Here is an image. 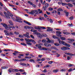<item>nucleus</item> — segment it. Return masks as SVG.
Returning <instances> with one entry per match:
<instances>
[{
  "instance_id": "a19ab883",
  "label": "nucleus",
  "mask_w": 75,
  "mask_h": 75,
  "mask_svg": "<svg viewBox=\"0 0 75 75\" xmlns=\"http://www.w3.org/2000/svg\"><path fill=\"white\" fill-rule=\"evenodd\" d=\"M53 37L54 38H56V39H57V38H58V37H57L55 35H53Z\"/></svg>"
},
{
  "instance_id": "6e6552de",
  "label": "nucleus",
  "mask_w": 75,
  "mask_h": 75,
  "mask_svg": "<svg viewBox=\"0 0 75 75\" xmlns=\"http://www.w3.org/2000/svg\"><path fill=\"white\" fill-rule=\"evenodd\" d=\"M7 14H8V16L10 17V16H11V17H13V14H12L10 13V12L9 11H7Z\"/></svg>"
},
{
  "instance_id": "680f3d73",
  "label": "nucleus",
  "mask_w": 75,
  "mask_h": 75,
  "mask_svg": "<svg viewBox=\"0 0 75 75\" xmlns=\"http://www.w3.org/2000/svg\"><path fill=\"white\" fill-rule=\"evenodd\" d=\"M45 5L46 6H45L47 7L48 6H49V4L47 3H46Z\"/></svg>"
},
{
  "instance_id": "0e129e2a",
  "label": "nucleus",
  "mask_w": 75,
  "mask_h": 75,
  "mask_svg": "<svg viewBox=\"0 0 75 75\" xmlns=\"http://www.w3.org/2000/svg\"><path fill=\"white\" fill-rule=\"evenodd\" d=\"M14 33L15 34H16V35H18L19 34V33H18L16 32H15Z\"/></svg>"
},
{
  "instance_id": "603ef678",
  "label": "nucleus",
  "mask_w": 75,
  "mask_h": 75,
  "mask_svg": "<svg viewBox=\"0 0 75 75\" xmlns=\"http://www.w3.org/2000/svg\"><path fill=\"white\" fill-rule=\"evenodd\" d=\"M69 20H73L74 19V17L72 16L71 17H70L69 18Z\"/></svg>"
},
{
  "instance_id": "c756f323",
  "label": "nucleus",
  "mask_w": 75,
  "mask_h": 75,
  "mask_svg": "<svg viewBox=\"0 0 75 75\" xmlns=\"http://www.w3.org/2000/svg\"><path fill=\"white\" fill-rule=\"evenodd\" d=\"M60 39H61L62 40H65L66 38H64L63 37H61Z\"/></svg>"
},
{
  "instance_id": "39448f33",
  "label": "nucleus",
  "mask_w": 75,
  "mask_h": 75,
  "mask_svg": "<svg viewBox=\"0 0 75 75\" xmlns=\"http://www.w3.org/2000/svg\"><path fill=\"white\" fill-rule=\"evenodd\" d=\"M56 34H57L56 35L57 37H61V36H62L61 35H60L61 34V32L59 31H56Z\"/></svg>"
},
{
  "instance_id": "f03ea898",
  "label": "nucleus",
  "mask_w": 75,
  "mask_h": 75,
  "mask_svg": "<svg viewBox=\"0 0 75 75\" xmlns=\"http://www.w3.org/2000/svg\"><path fill=\"white\" fill-rule=\"evenodd\" d=\"M4 32L6 35H14V33L13 32H9V33H7L8 31L6 30H5Z\"/></svg>"
},
{
  "instance_id": "5fc2aeb1",
  "label": "nucleus",
  "mask_w": 75,
  "mask_h": 75,
  "mask_svg": "<svg viewBox=\"0 0 75 75\" xmlns=\"http://www.w3.org/2000/svg\"><path fill=\"white\" fill-rule=\"evenodd\" d=\"M43 8L44 9V10H45L47 8V6H43Z\"/></svg>"
},
{
  "instance_id": "9b49d317",
  "label": "nucleus",
  "mask_w": 75,
  "mask_h": 75,
  "mask_svg": "<svg viewBox=\"0 0 75 75\" xmlns=\"http://www.w3.org/2000/svg\"><path fill=\"white\" fill-rule=\"evenodd\" d=\"M15 53H13V55H17V54H18V53H20V52H18V51H14Z\"/></svg>"
},
{
  "instance_id": "8fccbe9b",
  "label": "nucleus",
  "mask_w": 75,
  "mask_h": 75,
  "mask_svg": "<svg viewBox=\"0 0 75 75\" xmlns=\"http://www.w3.org/2000/svg\"><path fill=\"white\" fill-rule=\"evenodd\" d=\"M30 37L32 38H33V39H34V36L33 35H30Z\"/></svg>"
},
{
  "instance_id": "20e7f679",
  "label": "nucleus",
  "mask_w": 75,
  "mask_h": 75,
  "mask_svg": "<svg viewBox=\"0 0 75 75\" xmlns=\"http://www.w3.org/2000/svg\"><path fill=\"white\" fill-rule=\"evenodd\" d=\"M21 20H23V19L19 17H16V21L19 22V23H23V21H21Z\"/></svg>"
},
{
  "instance_id": "3c124183",
  "label": "nucleus",
  "mask_w": 75,
  "mask_h": 75,
  "mask_svg": "<svg viewBox=\"0 0 75 75\" xmlns=\"http://www.w3.org/2000/svg\"><path fill=\"white\" fill-rule=\"evenodd\" d=\"M40 28H42L43 30H44L45 29H46V28L45 27H44L43 26H41L40 27Z\"/></svg>"
},
{
  "instance_id": "338daca9",
  "label": "nucleus",
  "mask_w": 75,
  "mask_h": 75,
  "mask_svg": "<svg viewBox=\"0 0 75 75\" xmlns=\"http://www.w3.org/2000/svg\"><path fill=\"white\" fill-rule=\"evenodd\" d=\"M38 57L39 58H41L42 57V55H39L38 56Z\"/></svg>"
},
{
  "instance_id": "052dcab7",
  "label": "nucleus",
  "mask_w": 75,
  "mask_h": 75,
  "mask_svg": "<svg viewBox=\"0 0 75 75\" xmlns=\"http://www.w3.org/2000/svg\"><path fill=\"white\" fill-rule=\"evenodd\" d=\"M45 58H43L41 59V61H45Z\"/></svg>"
},
{
  "instance_id": "4468645a",
  "label": "nucleus",
  "mask_w": 75,
  "mask_h": 75,
  "mask_svg": "<svg viewBox=\"0 0 75 75\" xmlns=\"http://www.w3.org/2000/svg\"><path fill=\"white\" fill-rule=\"evenodd\" d=\"M46 40H47V43H51V41L50 40V39L48 38H46Z\"/></svg>"
},
{
  "instance_id": "aec40b11",
  "label": "nucleus",
  "mask_w": 75,
  "mask_h": 75,
  "mask_svg": "<svg viewBox=\"0 0 75 75\" xmlns=\"http://www.w3.org/2000/svg\"><path fill=\"white\" fill-rule=\"evenodd\" d=\"M34 11L33 10L31 11V12H30V14H31L32 15H33L34 14Z\"/></svg>"
},
{
  "instance_id": "f257e3e1",
  "label": "nucleus",
  "mask_w": 75,
  "mask_h": 75,
  "mask_svg": "<svg viewBox=\"0 0 75 75\" xmlns=\"http://www.w3.org/2000/svg\"><path fill=\"white\" fill-rule=\"evenodd\" d=\"M8 27H6L5 28V29L7 30H9V31H10V30H11V28H15V27L13 26V25H10L9 24L8 25Z\"/></svg>"
},
{
  "instance_id": "a18cd8bd",
  "label": "nucleus",
  "mask_w": 75,
  "mask_h": 75,
  "mask_svg": "<svg viewBox=\"0 0 75 75\" xmlns=\"http://www.w3.org/2000/svg\"><path fill=\"white\" fill-rule=\"evenodd\" d=\"M42 36L43 37H47V34H43L42 35Z\"/></svg>"
},
{
  "instance_id": "79ce46f5",
  "label": "nucleus",
  "mask_w": 75,
  "mask_h": 75,
  "mask_svg": "<svg viewBox=\"0 0 75 75\" xmlns=\"http://www.w3.org/2000/svg\"><path fill=\"white\" fill-rule=\"evenodd\" d=\"M63 34H70V33H68V32H63Z\"/></svg>"
},
{
  "instance_id": "412c9836",
  "label": "nucleus",
  "mask_w": 75,
  "mask_h": 75,
  "mask_svg": "<svg viewBox=\"0 0 75 75\" xmlns=\"http://www.w3.org/2000/svg\"><path fill=\"white\" fill-rule=\"evenodd\" d=\"M41 50H45V51H47V49L44 47H42Z\"/></svg>"
},
{
  "instance_id": "1a4fd4ad",
  "label": "nucleus",
  "mask_w": 75,
  "mask_h": 75,
  "mask_svg": "<svg viewBox=\"0 0 75 75\" xmlns=\"http://www.w3.org/2000/svg\"><path fill=\"white\" fill-rule=\"evenodd\" d=\"M23 21L25 23V24H28V25H31V23H30V22H28L25 20L24 21Z\"/></svg>"
},
{
  "instance_id": "e433bc0d",
  "label": "nucleus",
  "mask_w": 75,
  "mask_h": 75,
  "mask_svg": "<svg viewBox=\"0 0 75 75\" xmlns=\"http://www.w3.org/2000/svg\"><path fill=\"white\" fill-rule=\"evenodd\" d=\"M68 40H69L70 41H74L75 40L72 39H68Z\"/></svg>"
},
{
  "instance_id": "4c0bfd02",
  "label": "nucleus",
  "mask_w": 75,
  "mask_h": 75,
  "mask_svg": "<svg viewBox=\"0 0 75 75\" xmlns=\"http://www.w3.org/2000/svg\"><path fill=\"white\" fill-rule=\"evenodd\" d=\"M62 44H63L64 45H65L66 44V43L64 42V41H62Z\"/></svg>"
},
{
  "instance_id": "7c9ffc66",
  "label": "nucleus",
  "mask_w": 75,
  "mask_h": 75,
  "mask_svg": "<svg viewBox=\"0 0 75 75\" xmlns=\"http://www.w3.org/2000/svg\"><path fill=\"white\" fill-rule=\"evenodd\" d=\"M68 66L69 67H73V66H74V65L72 64H69L68 65Z\"/></svg>"
},
{
  "instance_id": "13d9d810",
  "label": "nucleus",
  "mask_w": 75,
  "mask_h": 75,
  "mask_svg": "<svg viewBox=\"0 0 75 75\" xmlns=\"http://www.w3.org/2000/svg\"><path fill=\"white\" fill-rule=\"evenodd\" d=\"M34 34H36V35H38L39 34H40V33L38 32H34Z\"/></svg>"
},
{
  "instance_id": "de8ad7c7",
  "label": "nucleus",
  "mask_w": 75,
  "mask_h": 75,
  "mask_svg": "<svg viewBox=\"0 0 75 75\" xmlns=\"http://www.w3.org/2000/svg\"><path fill=\"white\" fill-rule=\"evenodd\" d=\"M62 6H65V5H67V4L66 3H63L62 2Z\"/></svg>"
},
{
  "instance_id": "2eb2a0df",
  "label": "nucleus",
  "mask_w": 75,
  "mask_h": 75,
  "mask_svg": "<svg viewBox=\"0 0 75 75\" xmlns=\"http://www.w3.org/2000/svg\"><path fill=\"white\" fill-rule=\"evenodd\" d=\"M1 69H7V68H8V67L3 66V67H1Z\"/></svg>"
},
{
  "instance_id": "f8f14e48",
  "label": "nucleus",
  "mask_w": 75,
  "mask_h": 75,
  "mask_svg": "<svg viewBox=\"0 0 75 75\" xmlns=\"http://www.w3.org/2000/svg\"><path fill=\"white\" fill-rule=\"evenodd\" d=\"M1 25L4 26V27H8V26H7V24H6V23H1Z\"/></svg>"
},
{
  "instance_id": "72a5a7b5",
  "label": "nucleus",
  "mask_w": 75,
  "mask_h": 75,
  "mask_svg": "<svg viewBox=\"0 0 75 75\" xmlns=\"http://www.w3.org/2000/svg\"><path fill=\"white\" fill-rule=\"evenodd\" d=\"M58 70H53V72H55V73H57V72H58Z\"/></svg>"
},
{
  "instance_id": "dca6fc26",
  "label": "nucleus",
  "mask_w": 75,
  "mask_h": 75,
  "mask_svg": "<svg viewBox=\"0 0 75 75\" xmlns=\"http://www.w3.org/2000/svg\"><path fill=\"white\" fill-rule=\"evenodd\" d=\"M67 5H68V6H69V7H73V5H72L71 4L69 3L67 4Z\"/></svg>"
},
{
  "instance_id": "a211bd4d",
  "label": "nucleus",
  "mask_w": 75,
  "mask_h": 75,
  "mask_svg": "<svg viewBox=\"0 0 75 75\" xmlns=\"http://www.w3.org/2000/svg\"><path fill=\"white\" fill-rule=\"evenodd\" d=\"M57 11H64V10L62 9L59 8L57 9Z\"/></svg>"
},
{
  "instance_id": "4be33fe9",
  "label": "nucleus",
  "mask_w": 75,
  "mask_h": 75,
  "mask_svg": "<svg viewBox=\"0 0 75 75\" xmlns=\"http://www.w3.org/2000/svg\"><path fill=\"white\" fill-rule=\"evenodd\" d=\"M18 72V69H13V72Z\"/></svg>"
},
{
  "instance_id": "423d86ee",
  "label": "nucleus",
  "mask_w": 75,
  "mask_h": 75,
  "mask_svg": "<svg viewBox=\"0 0 75 75\" xmlns=\"http://www.w3.org/2000/svg\"><path fill=\"white\" fill-rule=\"evenodd\" d=\"M61 50H63V51H65V50H70V48L66 47H63L61 48Z\"/></svg>"
},
{
  "instance_id": "2f4dec72",
  "label": "nucleus",
  "mask_w": 75,
  "mask_h": 75,
  "mask_svg": "<svg viewBox=\"0 0 75 75\" xmlns=\"http://www.w3.org/2000/svg\"><path fill=\"white\" fill-rule=\"evenodd\" d=\"M29 61H30V62H35V61H34V60L33 59H30L29 60Z\"/></svg>"
},
{
  "instance_id": "49530a36",
  "label": "nucleus",
  "mask_w": 75,
  "mask_h": 75,
  "mask_svg": "<svg viewBox=\"0 0 75 75\" xmlns=\"http://www.w3.org/2000/svg\"><path fill=\"white\" fill-rule=\"evenodd\" d=\"M69 55H70L71 56H73L74 55V54L71 53H69Z\"/></svg>"
},
{
  "instance_id": "c85d7f7f",
  "label": "nucleus",
  "mask_w": 75,
  "mask_h": 75,
  "mask_svg": "<svg viewBox=\"0 0 75 75\" xmlns=\"http://www.w3.org/2000/svg\"><path fill=\"white\" fill-rule=\"evenodd\" d=\"M65 46H66L67 47H71V45H70L69 44L67 43H66Z\"/></svg>"
},
{
  "instance_id": "b1692460",
  "label": "nucleus",
  "mask_w": 75,
  "mask_h": 75,
  "mask_svg": "<svg viewBox=\"0 0 75 75\" xmlns=\"http://www.w3.org/2000/svg\"><path fill=\"white\" fill-rule=\"evenodd\" d=\"M38 37L39 38H42V35H38Z\"/></svg>"
},
{
  "instance_id": "0eeeda50",
  "label": "nucleus",
  "mask_w": 75,
  "mask_h": 75,
  "mask_svg": "<svg viewBox=\"0 0 75 75\" xmlns=\"http://www.w3.org/2000/svg\"><path fill=\"white\" fill-rule=\"evenodd\" d=\"M4 14H5L6 17L7 18H10V16H8V14H7V13L5 11L4 12Z\"/></svg>"
},
{
  "instance_id": "37998d69",
  "label": "nucleus",
  "mask_w": 75,
  "mask_h": 75,
  "mask_svg": "<svg viewBox=\"0 0 75 75\" xmlns=\"http://www.w3.org/2000/svg\"><path fill=\"white\" fill-rule=\"evenodd\" d=\"M69 27H73V25L71 23V24H69Z\"/></svg>"
},
{
  "instance_id": "5701e85b",
  "label": "nucleus",
  "mask_w": 75,
  "mask_h": 75,
  "mask_svg": "<svg viewBox=\"0 0 75 75\" xmlns=\"http://www.w3.org/2000/svg\"><path fill=\"white\" fill-rule=\"evenodd\" d=\"M9 23L10 24H9L10 25H13V23L11 21L9 20Z\"/></svg>"
},
{
  "instance_id": "09e8293b",
  "label": "nucleus",
  "mask_w": 75,
  "mask_h": 75,
  "mask_svg": "<svg viewBox=\"0 0 75 75\" xmlns=\"http://www.w3.org/2000/svg\"><path fill=\"white\" fill-rule=\"evenodd\" d=\"M66 71V69H62L60 70V71H61L62 72H63V71Z\"/></svg>"
},
{
  "instance_id": "4d7b16f0",
  "label": "nucleus",
  "mask_w": 75,
  "mask_h": 75,
  "mask_svg": "<svg viewBox=\"0 0 75 75\" xmlns=\"http://www.w3.org/2000/svg\"><path fill=\"white\" fill-rule=\"evenodd\" d=\"M47 69H45L44 70L42 71V72H44L45 73V72H47Z\"/></svg>"
},
{
  "instance_id": "864d4df0",
  "label": "nucleus",
  "mask_w": 75,
  "mask_h": 75,
  "mask_svg": "<svg viewBox=\"0 0 75 75\" xmlns=\"http://www.w3.org/2000/svg\"><path fill=\"white\" fill-rule=\"evenodd\" d=\"M18 71H20L21 72H24V70L22 69H20V70H18Z\"/></svg>"
},
{
  "instance_id": "ea45409f",
  "label": "nucleus",
  "mask_w": 75,
  "mask_h": 75,
  "mask_svg": "<svg viewBox=\"0 0 75 75\" xmlns=\"http://www.w3.org/2000/svg\"><path fill=\"white\" fill-rule=\"evenodd\" d=\"M21 45H24V46H27V45H26V44L24 43H21Z\"/></svg>"
},
{
  "instance_id": "6ab92c4d",
  "label": "nucleus",
  "mask_w": 75,
  "mask_h": 75,
  "mask_svg": "<svg viewBox=\"0 0 75 75\" xmlns=\"http://www.w3.org/2000/svg\"><path fill=\"white\" fill-rule=\"evenodd\" d=\"M47 31H53L52 29L50 28H48L46 30Z\"/></svg>"
},
{
  "instance_id": "f704fd0d",
  "label": "nucleus",
  "mask_w": 75,
  "mask_h": 75,
  "mask_svg": "<svg viewBox=\"0 0 75 75\" xmlns=\"http://www.w3.org/2000/svg\"><path fill=\"white\" fill-rule=\"evenodd\" d=\"M42 42H45V43H47V40H45V39H43L42 40Z\"/></svg>"
},
{
  "instance_id": "cd10ccee",
  "label": "nucleus",
  "mask_w": 75,
  "mask_h": 75,
  "mask_svg": "<svg viewBox=\"0 0 75 75\" xmlns=\"http://www.w3.org/2000/svg\"><path fill=\"white\" fill-rule=\"evenodd\" d=\"M27 43V45H29V46H31V45H32V43H31L30 42H26Z\"/></svg>"
},
{
  "instance_id": "e2e57ef3",
  "label": "nucleus",
  "mask_w": 75,
  "mask_h": 75,
  "mask_svg": "<svg viewBox=\"0 0 75 75\" xmlns=\"http://www.w3.org/2000/svg\"><path fill=\"white\" fill-rule=\"evenodd\" d=\"M50 23H52L53 22V21H52V20L51 19H50Z\"/></svg>"
},
{
  "instance_id": "7ed1b4c3",
  "label": "nucleus",
  "mask_w": 75,
  "mask_h": 75,
  "mask_svg": "<svg viewBox=\"0 0 75 75\" xmlns=\"http://www.w3.org/2000/svg\"><path fill=\"white\" fill-rule=\"evenodd\" d=\"M26 41L29 42H32L33 44H36V42L34 41V40L30 39V40L29 39L25 38V39Z\"/></svg>"
},
{
  "instance_id": "bf43d9fd",
  "label": "nucleus",
  "mask_w": 75,
  "mask_h": 75,
  "mask_svg": "<svg viewBox=\"0 0 75 75\" xmlns=\"http://www.w3.org/2000/svg\"><path fill=\"white\" fill-rule=\"evenodd\" d=\"M19 37H20V38H23V37H24V36L21 35H19Z\"/></svg>"
},
{
  "instance_id": "bb28decb",
  "label": "nucleus",
  "mask_w": 75,
  "mask_h": 75,
  "mask_svg": "<svg viewBox=\"0 0 75 75\" xmlns=\"http://www.w3.org/2000/svg\"><path fill=\"white\" fill-rule=\"evenodd\" d=\"M20 65H23V66H25V65H26V64H25V63H20Z\"/></svg>"
},
{
  "instance_id": "774afa93",
  "label": "nucleus",
  "mask_w": 75,
  "mask_h": 75,
  "mask_svg": "<svg viewBox=\"0 0 75 75\" xmlns=\"http://www.w3.org/2000/svg\"><path fill=\"white\" fill-rule=\"evenodd\" d=\"M46 13L48 15H50V12H48L47 11H46Z\"/></svg>"
},
{
  "instance_id": "a878e982",
  "label": "nucleus",
  "mask_w": 75,
  "mask_h": 75,
  "mask_svg": "<svg viewBox=\"0 0 75 75\" xmlns=\"http://www.w3.org/2000/svg\"><path fill=\"white\" fill-rule=\"evenodd\" d=\"M26 59H22L19 60V61H26Z\"/></svg>"
},
{
  "instance_id": "473e14b6",
  "label": "nucleus",
  "mask_w": 75,
  "mask_h": 75,
  "mask_svg": "<svg viewBox=\"0 0 75 75\" xmlns=\"http://www.w3.org/2000/svg\"><path fill=\"white\" fill-rule=\"evenodd\" d=\"M65 13H66V17H68L69 14V13H68V12H65Z\"/></svg>"
},
{
  "instance_id": "6e6d98bb",
  "label": "nucleus",
  "mask_w": 75,
  "mask_h": 75,
  "mask_svg": "<svg viewBox=\"0 0 75 75\" xmlns=\"http://www.w3.org/2000/svg\"><path fill=\"white\" fill-rule=\"evenodd\" d=\"M72 71V69H69L68 70V71L69 72H71V71Z\"/></svg>"
},
{
  "instance_id": "393cba45",
  "label": "nucleus",
  "mask_w": 75,
  "mask_h": 75,
  "mask_svg": "<svg viewBox=\"0 0 75 75\" xmlns=\"http://www.w3.org/2000/svg\"><path fill=\"white\" fill-rule=\"evenodd\" d=\"M35 29H36V30H40L41 28L40 27L36 26L35 27Z\"/></svg>"
},
{
  "instance_id": "c03bdc74",
  "label": "nucleus",
  "mask_w": 75,
  "mask_h": 75,
  "mask_svg": "<svg viewBox=\"0 0 75 75\" xmlns=\"http://www.w3.org/2000/svg\"><path fill=\"white\" fill-rule=\"evenodd\" d=\"M48 10H50V11H52L53 10V8H49Z\"/></svg>"
},
{
  "instance_id": "58836bf2",
  "label": "nucleus",
  "mask_w": 75,
  "mask_h": 75,
  "mask_svg": "<svg viewBox=\"0 0 75 75\" xmlns=\"http://www.w3.org/2000/svg\"><path fill=\"white\" fill-rule=\"evenodd\" d=\"M54 45H56V46H59V44L58 43H54Z\"/></svg>"
},
{
  "instance_id": "9d476101",
  "label": "nucleus",
  "mask_w": 75,
  "mask_h": 75,
  "mask_svg": "<svg viewBox=\"0 0 75 75\" xmlns=\"http://www.w3.org/2000/svg\"><path fill=\"white\" fill-rule=\"evenodd\" d=\"M44 45L45 46H46V47H51V45L47 43H45Z\"/></svg>"
},
{
  "instance_id": "ddd939ff",
  "label": "nucleus",
  "mask_w": 75,
  "mask_h": 75,
  "mask_svg": "<svg viewBox=\"0 0 75 75\" xmlns=\"http://www.w3.org/2000/svg\"><path fill=\"white\" fill-rule=\"evenodd\" d=\"M23 35L25 37H27L28 38H30V37L28 35H27V34H24Z\"/></svg>"
},
{
  "instance_id": "69168bd1",
  "label": "nucleus",
  "mask_w": 75,
  "mask_h": 75,
  "mask_svg": "<svg viewBox=\"0 0 75 75\" xmlns=\"http://www.w3.org/2000/svg\"><path fill=\"white\" fill-rule=\"evenodd\" d=\"M42 47H41V46H39L38 47V48H39V49L40 50H41V49H42V48H41Z\"/></svg>"
},
{
  "instance_id": "f3484780",
  "label": "nucleus",
  "mask_w": 75,
  "mask_h": 75,
  "mask_svg": "<svg viewBox=\"0 0 75 75\" xmlns=\"http://www.w3.org/2000/svg\"><path fill=\"white\" fill-rule=\"evenodd\" d=\"M34 14H38L39 13L37 11V10H35L34 11Z\"/></svg>"
},
{
  "instance_id": "c9c22d12",
  "label": "nucleus",
  "mask_w": 75,
  "mask_h": 75,
  "mask_svg": "<svg viewBox=\"0 0 75 75\" xmlns=\"http://www.w3.org/2000/svg\"><path fill=\"white\" fill-rule=\"evenodd\" d=\"M9 6H10L11 7H15V6L13 5L12 4H8Z\"/></svg>"
}]
</instances>
